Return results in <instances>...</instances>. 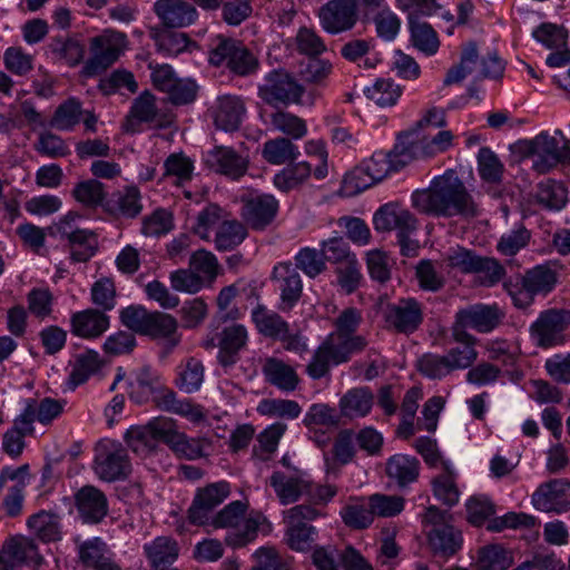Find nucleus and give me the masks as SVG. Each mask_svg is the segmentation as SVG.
<instances>
[{
  "label": "nucleus",
  "mask_w": 570,
  "mask_h": 570,
  "mask_svg": "<svg viewBox=\"0 0 570 570\" xmlns=\"http://www.w3.org/2000/svg\"><path fill=\"white\" fill-rule=\"evenodd\" d=\"M413 206L421 213L438 217L474 218L479 205L453 170L435 177L429 188L412 195Z\"/></svg>",
  "instance_id": "obj_1"
},
{
  "label": "nucleus",
  "mask_w": 570,
  "mask_h": 570,
  "mask_svg": "<svg viewBox=\"0 0 570 570\" xmlns=\"http://www.w3.org/2000/svg\"><path fill=\"white\" fill-rule=\"evenodd\" d=\"M556 135L541 132L531 140H520L515 150L523 157L532 158V167L543 174L562 163H570V146L560 130Z\"/></svg>",
  "instance_id": "obj_2"
},
{
  "label": "nucleus",
  "mask_w": 570,
  "mask_h": 570,
  "mask_svg": "<svg viewBox=\"0 0 570 570\" xmlns=\"http://www.w3.org/2000/svg\"><path fill=\"white\" fill-rule=\"evenodd\" d=\"M120 320L128 328L139 334L166 338L167 352L179 343V336H175L178 323L169 314L158 311L149 312L142 306H129L121 311Z\"/></svg>",
  "instance_id": "obj_3"
},
{
  "label": "nucleus",
  "mask_w": 570,
  "mask_h": 570,
  "mask_svg": "<svg viewBox=\"0 0 570 570\" xmlns=\"http://www.w3.org/2000/svg\"><path fill=\"white\" fill-rule=\"evenodd\" d=\"M399 156L410 159V150L404 144L395 145L391 154L383 151L374 153L345 177V186L352 189L351 193H360L367 189L383 180L391 170L397 168L393 157Z\"/></svg>",
  "instance_id": "obj_4"
},
{
  "label": "nucleus",
  "mask_w": 570,
  "mask_h": 570,
  "mask_svg": "<svg viewBox=\"0 0 570 570\" xmlns=\"http://www.w3.org/2000/svg\"><path fill=\"white\" fill-rule=\"evenodd\" d=\"M246 505L240 501H234L216 513L208 524L214 528L233 529L225 539L233 547H242L256 538L258 520L245 518Z\"/></svg>",
  "instance_id": "obj_5"
},
{
  "label": "nucleus",
  "mask_w": 570,
  "mask_h": 570,
  "mask_svg": "<svg viewBox=\"0 0 570 570\" xmlns=\"http://www.w3.org/2000/svg\"><path fill=\"white\" fill-rule=\"evenodd\" d=\"M556 283V273L547 266L539 265L525 272L521 284L507 281L503 283V287L517 307L525 308L532 304L537 294L549 293Z\"/></svg>",
  "instance_id": "obj_6"
},
{
  "label": "nucleus",
  "mask_w": 570,
  "mask_h": 570,
  "mask_svg": "<svg viewBox=\"0 0 570 570\" xmlns=\"http://www.w3.org/2000/svg\"><path fill=\"white\" fill-rule=\"evenodd\" d=\"M127 45L126 35L117 31H105L90 41L91 57L83 67L87 76L98 75L114 65Z\"/></svg>",
  "instance_id": "obj_7"
},
{
  "label": "nucleus",
  "mask_w": 570,
  "mask_h": 570,
  "mask_svg": "<svg viewBox=\"0 0 570 570\" xmlns=\"http://www.w3.org/2000/svg\"><path fill=\"white\" fill-rule=\"evenodd\" d=\"M474 363L471 348H451L445 355L426 353L417 361V370L432 380H441L456 370L469 368Z\"/></svg>",
  "instance_id": "obj_8"
},
{
  "label": "nucleus",
  "mask_w": 570,
  "mask_h": 570,
  "mask_svg": "<svg viewBox=\"0 0 570 570\" xmlns=\"http://www.w3.org/2000/svg\"><path fill=\"white\" fill-rule=\"evenodd\" d=\"M258 332L266 337L279 340L285 350L302 353L307 350L298 333H291L289 325L277 313L258 305L252 312Z\"/></svg>",
  "instance_id": "obj_9"
},
{
  "label": "nucleus",
  "mask_w": 570,
  "mask_h": 570,
  "mask_svg": "<svg viewBox=\"0 0 570 570\" xmlns=\"http://www.w3.org/2000/svg\"><path fill=\"white\" fill-rule=\"evenodd\" d=\"M209 61L214 66L226 62L227 67L236 75L247 76L258 68V60L242 42L233 39H220L210 51Z\"/></svg>",
  "instance_id": "obj_10"
},
{
  "label": "nucleus",
  "mask_w": 570,
  "mask_h": 570,
  "mask_svg": "<svg viewBox=\"0 0 570 570\" xmlns=\"http://www.w3.org/2000/svg\"><path fill=\"white\" fill-rule=\"evenodd\" d=\"M230 494V485L226 481L210 483L197 489L188 509V520L195 525H206L215 515L214 510Z\"/></svg>",
  "instance_id": "obj_11"
},
{
  "label": "nucleus",
  "mask_w": 570,
  "mask_h": 570,
  "mask_svg": "<svg viewBox=\"0 0 570 570\" xmlns=\"http://www.w3.org/2000/svg\"><path fill=\"white\" fill-rule=\"evenodd\" d=\"M304 92V88L295 78L283 70H274L267 75L263 85L258 88V96L271 106L278 104L297 102Z\"/></svg>",
  "instance_id": "obj_12"
},
{
  "label": "nucleus",
  "mask_w": 570,
  "mask_h": 570,
  "mask_svg": "<svg viewBox=\"0 0 570 570\" xmlns=\"http://www.w3.org/2000/svg\"><path fill=\"white\" fill-rule=\"evenodd\" d=\"M570 326V311L548 309L532 324L531 333L541 347L548 348L564 342V331Z\"/></svg>",
  "instance_id": "obj_13"
},
{
  "label": "nucleus",
  "mask_w": 570,
  "mask_h": 570,
  "mask_svg": "<svg viewBox=\"0 0 570 570\" xmlns=\"http://www.w3.org/2000/svg\"><path fill=\"white\" fill-rule=\"evenodd\" d=\"M387 328L401 334H412L423 323V305L413 297L387 304L384 309Z\"/></svg>",
  "instance_id": "obj_14"
},
{
  "label": "nucleus",
  "mask_w": 570,
  "mask_h": 570,
  "mask_svg": "<svg viewBox=\"0 0 570 570\" xmlns=\"http://www.w3.org/2000/svg\"><path fill=\"white\" fill-rule=\"evenodd\" d=\"M321 27L330 35L350 31L358 20L355 0H330L318 10Z\"/></svg>",
  "instance_id": "obj_15"
},
{
  "label": "nucleus",
  "mask_w": 570,
  "mask_h": 570,
  "mask_svg": "<svg viewBox=\"0 0 570 570\" xmlns=\"http://www.w3.org/2000/svg\"><path fill=\"white\" fill-rule=\"evenodd\" d=\"M94 468L101 480L109 482L126 478L131 470L126 450L115 443L98 446Z\"/></svg>",
  "instance_id": "obj_16"
},
{
  "label": "nucleus",
  "mask_w": 570,
  "mask_h": 570,
  "mask_svg": "<svg viewBox=\"0 0 570 570\" xmlns=\"http://www.w3.org/2000/svg\"><path fill=\"white\" fill-rule=\"evenodd\" d=\"M43 558L38 553L32 539L14 535L6 540L0 550V570H16V567L28 564L39 569Z\"/></svg>",
  "instance_id": "obj_17"
},
{
  "label": "nucleus",
  "mask_w": 570,
  "mask_h": 570,
  "mask_svg": "<svg viewBox=\"0 0 570 570\" xmlns=\"http://www.w3.org/2000/svg\"><path fill=\"white\" fill-rule=\"evenodd\" d=\"M534 507L546 512L563 513L570 510V481L554 479L542 483L532 494Z\"/></svg>",
  "instance_id": "obj_18"
},
{
  "label": "nucleus",
  "mask_w": 570,
  "mask_h": 570,
  "mask_svg": "<svg viewBox=\"0 0 570 570\" xmlns=\"http://www.w3.org/2000/svg\"><path fill=\"white\" fill-rule=\"evenodd\" d=\"M373 225L377 232L396 230L397 235H403L404 233L415 232L417 220L412 213L399 203H389L376 210Z\"/></svg>",
  "instance_id": "obj_19"
},
{
  "label": "nucleus",
  "mask_w": 570,
  "mask_h": 570,
  "mask_svg": "<svg viewBox=\"0 0 570 570\" xmlns=\"http://www.w3.org/2000/svg\"><path fill=\"white\" fill-rule=\"evenodd\" d=\"M163 435V442L180 458L194 460L204 455V449L210 443L207 439L188 438L177 429L175 422L166 419V429L159 430Z\"/></svg>",
  "instance_id": "obj_20"
},
{
  "label": "nucleus",
  "mask_w": 570,
  "mask_h": 570,
  "mask_svg": "<svg viewBox=\"0 0 570 570\" xmlns=\"http://www.w3.org/2000/svg\"><path fill=\"white\" fill-rule=\"evenodd\" d=\"M154 12L166 28H185L193 24L198 17L194 4L186 0H157Z\"/></svg>",
  "instance_id": "obj_21"
},
{
  "label": "nucleus",
  "mask_w": 570,
  "mask_h": 570,
  "mask_svg": "<svg viewBox=\"0 0 570 570\" xmlns=\"http://www.w3.org/2000/svg\"><path fill=\"white\" fill-rule=\"evenodd\" d=\"M166 429V417L154 419L146 425L130 428L125 440L132 452L146 456L158 446V442H163V435L159 430Z\"/></svg>",
  "instance_id": "obj_22"
},
{
  "label": "nucleus",
  "mask_w": 570,
  "mask_h": 570,
  "mask_svg": "<svg viewBox=\"0 0 570 570\" xmlns=\"http://www.w3.org/2000/svg\"><path fill=\"white\" fill-rule=\"evenodd\" d=\"M206 161L216 173L232 179L240 178L248 168L247 157L227 146H216L208 153Z\"/></svg>",
  "instance_id": "obj_23"
},
{
  "label": "nucleus",
  "mask_w": 570,
  "mask_h": 570,
  "mask_svg": "<svg viewBox=\"0 0 570 570\" xmlns=\"http://www.w3.org/2000/svg\"><path fill=\"white\" fill-rule=\"evenodd\" d=\"M246 108L238 96L225 95L218 97L210 112L216 128L224 131H235L239 128Z\"/></svg>",
  "instance_id": "obj_24"
},
{
  "label": "nucleus",
  "mask_w": 570,
  "mask_h": 570,
  "mask_svg": "<svg viewBox=\"0 0 570 570\" xmlns=\"http://www.w3.org/2000/svg\"><path fill=\"white\" fill-rule=\"evenodd\" d=\"M278 202L272 195H259L244 199L243 217L256 230L268 226L276 217Z\"/></svg>",
  "instance_id": "obj_25"
},
{
  "label": "nucleus",
  "mask_w": 570,
  "mask_h": 570,
  "mask_svg": "<svg viewBox=\"0 0 570 570\" xmlns=\"http://www.w3.org/2000/svg\"><path fill=\"white\" fill-rule=\"evenodd\" d=\"M273 278L281 293V309H291L302 296L303 286L298 272L291 263H283L274 268Z\"/></svg>",
  "instance_id": "obj_26"
},
{
  "label": "nucleus",
  "mask_w": 570,
  "mask_h": 570,
  "mask_svg": "<svg viewBox=\"0 0 570 570\" xmlns=\"http://www.w3.org/2000/svg\"><path fill=\"white\" fill-rule=\"evenodd\" d=\"M76 507L88 523H99L108 513L105 493L94 485H85L76 493Z\"/></svg>",
  "instance_id": "obj_27"
},
{
  "label": "nucleus",
  "mask_w": 570,
  "mask_h": 570,
  "mask_svg": "<svg viewBox=\"0 0 570 570\" xmlns=\"http://www.w3.org/2000/svg\"><path fill=\"white\" fill-rule=\"evenodd\" d=\"M461 318L480 333H488L494 330L502 321L503 313L497 305L476 304L460 309Z\"/></svg>",
  "instance_id": "obj_28"
},
{
  "label": "nucleus",
  "mask_w": 570,
  "mask_h": 570,
  "mask_svg": "<svg viewBox=\"0 0 570 570\" xmlns=\"http://www.w3.org/2000/svg\"><path fill=\"white\" fill-rule=\"evenodd\" d=\"M428 542L434 556L449 558L461 549L463 540L461 531L451 524H441L429 531Z\"/></svg>",
  "instance_id": "obj_29"
},
{
  "label": "nucleus",
  "mask_w": 570,
  "mask_h": 570,
  "mask_svg": "<svg viewBox=\"0 0 570 570\" xmlns=\"http://www.w3.org/2000/svg\"><path fill=\"white\" fill-rule=\"evenodd\" d=\"M385 472L399 488H405L417 480L420 461L406 454H394L386 461Z\"/></svg>",
  "instance_id": "obj_30"
},
{
  "label": "nucleus",
  "mask_w": 570,
  "mask_h": 570,
  "mask_svg": "<svg viewBox=\"0 0 570 570\" xmlns=\"http://www.w3.org/2000/svg\"><path fill=\"white\" fill-rule=\"evenodd\" d=\"M262 371L269 384L285 392L296 390L299 383V377L294 367L276 357L266 358Z\"/></svg>",
  "instance_id": "obj_31"
},
{
  "label": "nucleus",
  "mask_w": 570,
  "mask_h": 570,
  "mask_svg": "<svg viewBox=\"0 0 570 570\" xmlns=\"http://www.w3.org/2000/svg\"><path fill=\"white\" fill-rule=\"evenodd\" d=\"M159 375L148 366L139 368L129 383V397L142 404L154 399L161 386Z\"/></svg>",
  "instance_id": "obj_32"
},
{
  "label": "nucleus",
  "mask_w": 570,
  "mask_h": 570,
  "mask_svg": "<svg viewBox=\"0 0 570 570\" xmlns=\"http://www.w3.org/2000/svg\"><path fill=\"white\" fill-rule=\"evenodd\" d=\"M72 333L82 337L101 335L109 326V318L102 312L88 308L71 317Z\"/></svg>",
  "instance_id": "obj_33"
},
{
  "label": "nucleus",
  "mask_w": 570,
  "mask_h": 570,
  "mask_svg": "<svg viewBox=\"0 0 570 570\" xmlns=\"http://www.w3.org/2000/svg\"><path fill=\"white\" fill-rule=\"evenodd\" d=\"M282 504L296 502L311 488V482L302 478H288L282 472H274L269 479Z\"/></svg>",
  "instance_id": "obj_34"
},
{
  "label": "nucleus",
  "mask_w": 570,
  "mask_h": 570,
  "mask_svg": "<svg viewBox=\"0 0 570 570\" xmlns=\"http://www.w3.org/2000/svg\"><path fill=\"white\" fill-rule=\"evenodd\" d=\"M104 361L95 351H86L75 357L72 370L68 377V386L75 390L77 386L86 383L88 379L100 371Z\"/></svg>",
  "instance_id": "obj_35"
},
{
  "label": "nucleus",
  "mask_w": 570,
  "mask_h": 570,
  "mask_svg": "<svg viewBox=\"0 0 570 570\" xmlns=\"http://www.w3.org/2000/svg\"><path fill=\"white\" fill-rule=\"evenodd\" d=\"M373 394L367 387H355L347 391L340 400L341 414L345 417H363L373 405Z\"/></svg>",
  "instance_id": "obj_36"
},
{
  "label": "nucleus",
  "mask_w": 570,
  "mask_h": 570,
  "mask_svg": "<svg viewBox=\"0 0 570 570\" xmlns=\"http://www.w3.org/2000/svg\"><path fill=\"white\" fill-rule=\"evenodd\" d=\"M247 342V331L240 324H234L224 328L219 341V362L224 366L235 363V355L242 350Z\"/></svg>",
  "instance_id": "obj_37"
},
{
  "label": "nucleus",
  "mask_w": 570,
  "mask_h": 570,
  "mask_svg": "<svg viewBox=\"0 0 570 570\" xmlns=\"http://www.w3.org/2000/svg\"><path fill=\"white\" fill-rule=\"evenodd\" d=\"M145 551L155 570H166L177 559L179 549L175 540L158 537L145 546Z\"/></svg>",
  "instance_id": "obj_38"
},
{
  "label": "nucleus",
  "mask_w": 570,
  "mask_h": 570,
  "mask_svg": "<svg viewBox=\"0 0 570 570\" xmlns=\"http://www.w3.org/2000/svg\"><path fill=\"white\" fill-rule=\"evenodd\" d=\"M479 62V50L474 41L463 46L459 63L452 66L443 80L444 86L460 83L472 73Z\"/></svg>",
  "instance_id": "obj_39"
},
{
  "label": "nucleus",
  "mask_w": 570,
  "mask_h": 570,
  "mask_svg": "<svg viewBox=\"0 0 570 570\" xmlns=\"http://www.w3.org/2000/svg\"><path fill=\"white\" fill-rule=\"evenodd\" d=\"M409 28L412 45L426 56H433L440 48L438 33L431 24L410 18Z\"/></svg>",
  "instance_id": "obj_40"
},
{
  "label": "nucleus",
  "mask_w": 570,
  "mask_h": 570,
  "mask_svg": "<svg viewBox=\"0 0 570 570\" xmlns=\"http://www.w3.org/2000/svg\"><path fill=\"white\" fill-rule=\"evenodd\" d=\"M247 237L245 225L236 219L224 220L218 224L215 233V247L217 250H233Z\"/></svg>",
  "instance_id": "obj_41"
},
{
  "label": "nucleus",
  "mask_w": 570,
  "mask_h": 570,
  "mask_svg": "<svg viewBox=\"0 0 570 570\" xmlns=\"http://www.w3.org/2000/svg\"><path fill=\"white\" fill-rule=\"evenodd\" d=\"M512 563L509 550L501 544H488L479 549L475 564L479 570H507Z\"/></svg>",
  "instance_id": "obj_42"
},
{
  "label": "nucleus",
  "mask_w": 570,
  "mask_h": 570,
  "mask_svg": "<svg viewBox=\"0 0 570 570\" xmlns=\"http://www.w3.org/2000/svg\"><path fill=\"white\" fill-rule=\"evenodd\" d=\"M535 202L549 210H560L568 202V193L563 184L547 179L538 185Z\"/></svg>",
  "instance_id": "obj_43"
},
{
  "label": "nucleus",
  "mask_w": 570,
  "mask_h": 570,
  "mask_svg": "<svg viewBox=\"0 0 570 570\" xmlns=\"http://www.w3.org/2000/svg\"><path fill=\"white\" fill-rule=\"evenodd\" d=\"M264 159L273 165H283L295 160L298 155V148L287 138H275L267 140L263 146Z\"/></svg>",
  "instance_id": "obj_44"
},
{
  "label": "nucleus",
  "mask_w": 570,
  "mask_h": 570,
  "mask_svg": "<svg viewBox=\"0 0 570 570\" xmlns=\"http://www.w3.org/2000/svg\"><path fill=\"white\" fill-rule=\"evenodd\" d=\"M331 363L340 364L342 361L336 360L333 338L327 337L315 351L311 362L306 366V372L312 379L318 380L328 373Z\"/></svg>",
  "instance_id": "obj_45"
},
{
  "label": "nucleus",
  "mask_w": 570,
  "mask_h": 570,
  "mask_svg": "<svg viewBox=\"0 0 570 570\" xmlns=\"http://www.w3.org/2000/svg\"><path fill=\"white\" fill-rule=\"evenodd\" d=\"M312 166L311 161H301L284 168L275 175V186L282 191H289L298 187L309 177Z\"/></svg>",
  "instance_id": "obj_46"
},
{
  "label": "nucleus",
  "mask_w": 570,
  "mask_h": 570,
  "mask_svg": "<svg viewBox=\"0 0 570 570\" xmlns=\"http://www.w3.org/2000/svg\"><path fill=\"white\" fill-rule=\"evenodd\" d=\"M444 472L432 481L433 494L448 507H453L459 502L460 491L455 483V478L450 466L444 463Z\"/></svg>",
  "instance_id": "obj_47"
},
{
  "label": "nucleus",
  "mask_w": 570,
  "mask_h": 570,
  "mask_svg": "<svg viewBox=\"0 0 570 570\" xmlns=\"http://www.w3.org/2000/svg\"><path fill=\"white\" fill-rule=\"evenodd\" d=\"M365 96L380 107H391L401 97V87L391 79H377L364 90Z\"/></svg>",
  "instance_id": "obj_48"
},
{
  "label": "nucleus",
  "mask_w": 570,
  "mask_h": 570,
  "mask_svg": "<svg viewBox=\"0 0 570 570\" xmlns=\"http://www.w3.org/2000/svg\"><path fill=\"white\" fill-rule=\"evenodd\" d=\"M28 527L45 542L60 539V525L57 514L41 511L29 518Z\"/></svg>",
  "instance_id": "obj_49"
},
{
  "label": "nucleus",
  "mask_w": 570,
  "mask_h": 570,
  "mask_svg": "<svg viewBox=\"0 0 570 570\" xmlns=\"http://www.w3.org/2000/svg\"><path fill=\"white\" fill-rule=\"evenodd\" d=\"M81 116V104L75 98H69L56 109L49 126L58 130H70L79 124Z\"/></svg>",
  "instance_id": "obj_50"
},
{
  "label": "nucleus",
  "mask_w": 570,
  "mask_h": 570,
  "mask_svg": "<svg viewBox=\"0 0 570 570\" xmlns=\"http://www.w3.org/2000/svg\"><path fill=\"white\" fill-rule=\"evenodd\" d=\"M71 259L87 262L96 253L98 242L95 233L88 229H79L69 240Z\"/></svg>",
  "instance_id": "obj_51"
},
{
  "label": "nucleus",
  "mask_w": 570,
  "mask_h": 570,
  "mask_svg": "<svg viewBox=\"0 0 570 570\" xmlns=\"http://www.w3.org/2000/svg\"><path fill=\"white\" fill-rule=\"evenodd\" d=\"M156 99L149 91L140 94L132 102L127 118V129L132 127L134 122H153L157 117Z\"/></svg>",
  "instance_id": "obj_52"
},
{
  "label": "nucleus",
  "mask_w": 570,
  "mask_h": 570,
  "mask_svg": "<svg viewBox=\"0 0 570 570\" xmlns=\"http://www.w3.org/2000/svg\"><path fill=\"white\" fill-rule=\"evenodd\" d=\"M321 253L326 262L341 266L345 263L353 262L356 258L351 252L348 243L342 237L336 236L323 240L321 244Z\"/></svg>",
  "instance_id": "obj_53"
},
{
  "label": "nucleus",
  "mask_w": 570,
  "mask_h": 570,
  "mask_svg": "<svg viewBox=\"0 0 570 570\" xmlns=\"http://www.w3.org/2000/svg\"><path fill=\"white\" fill-rule=\"evenodd\" d=\"M453 138V134L450 130H441L431 139L410 140V145L406 148L410 150V157L416 154L419 148L424 156H433L448 150L452 146Z\"/></svg>",
  "instance_id": "obj_54"
},
{
  "label": "nucleus",
  "mask_w": 570,
  "mask_h": 570,
  "mask_svg": "<svg viewBox=\"0 0 570 570\" xmlns=\"http://www.w3.org/2000/svg\"><path fill=\"white\" fill-rule=\"evenodd\" d=\"M72 196L87 207H97L106 197L105 186L96 179L83 180L75 186Z\"/></svg>",
  "instance_id": "obj_55"
},
{
  "label": "nucleus",
  "mask_w": 570,
  "mask_h": 570,
  "mask_svg": "<svg viewBox=\"0 0 570 570\" xmlns=\"http://www.w3.org/2000/svg\"><path fill=\"white\" fill-rule=\"evenodd\" d=\"M480 177L491 184H498L502 179L503 164L489 148H481L478 155Z\"/></svg>",
  "instance_id": "obj_56"
},
{
  "label": "nucleus",
  "mask_w": 570,
  "mask_h": 570,
  "mask_svg": "<svg viewBox=\"0 0 570 570\" xmlns=\"http://www.w3.org/2000/svg\"><path fill=\"white\" fill-rule=\"evenodd\" d=\"M51 51L67 65L75 67L83 59L85 47L75 38H56L51 43Z\"/></svg>",
  "instance_id": "obj_57"
},
{
  "label": "nucleus",
  "mask_w": 570,
  "mask_h": 570,
  "mask_svg": "<svg viewBox=\"0 0 570 570\" xmlns=\"http://www.w3.org/2000/svg\"><path fill=\"white\" fill-rule=\"evenodd\" d=\"M373 517L392 518L404 509V499L399 495L375 493L368 497Z\"/></svg>",
  "instance_id": "obj_58"
},
{
  "label": "nucleus",
  "mask_w": 570,
  "mask_h": 570,
  "mask_svg": "<svg viewBox=\"0 0 570 570\" xmlns=\"http://www.w3.org/2000/svg\"><path fill=\"white\" fill-rule=\"evenodd\" d=\"M33 148L38 154L49 158L65 157L70 153L63 139L51 131L40 132Z\"/></svg>",
  "instance_id": "obj_59"
},
{
  "label": "nucleus",
  "mask_w": 570,
  "mask_h": 570,
  "mask_svg": "<svg viewBox=\"0 0 570 570\" xmlns=\"http://www.w3.org/2000/svg\"><path fill=\"white\" fill-rule=\"evenodd\" d=\"M271 124L273 127L285 135L299 139L306 135V124L299 117L285 112L277 111L271 115Z\"/></svg>",
  "instance_id": "obj_60"
},
{
  "label": "nucleus",
  "mask_w": 570,
  "mask_h": 570,
  "mask_svg": "<svg viewBox=\"0 0 570 570\" xmlns=\"http://www.w3.org/2000/svg\"><path fill=\"white\" fill-rule=\"evenodd\" d=\"M296 268H299L308 277H316L326 269V261L321 252L315 248H302L295 256Z\"/></svg>",
  "instance_id": "obj_61"
},
{
  "label": "nucleus",
  "mask_w": 570,
  "mask_h": 570,
  "mask_svg": "<svg viewBox=\"0 0 570 570\" xmlns=\"http://www.w3.org/2000/svg\"><path fill=\"white\" fill-rule=\"evenodd\" d=\"M208 306L203 298L196 297L186 301L179 309L184 328H197L207 317Z\"/></svg>",
  "instance_id": "obj_62"
},
{
  "label": "nucleus",
  "mask_w": 570,
  "mask_h": 570,
  "mask_svg": "<svg viewBox=\"0 0 570 570\" xmlns=\"http://www.w3.org/2000/svg\"><path fill=\"white\" fill-rule=\"evenodd\" d=\"M530 237V232L523 225H518L501 236L497 249L502 255L513 256L528 245Z\"/></svg>",
  "instance_id": "obj_63"
},
{
  "label": "nucleus",
  "mask_w": 570,
  "mask_h": 570,
  "mask_svg": "<svg viewBox=\"0 0 570 570\" xmlns=\"http://www.w3.org/2000/svg\"><path fill=\"white\" fill-rule=\"evenodd\" d=\"M333 71V65L327 59L318 57L311 58L301 70V76L306 83L314 86H325Z\"/></svg>",
  "instance_id": "obj_64"
}]
</instances>
